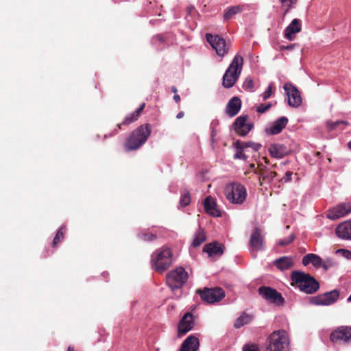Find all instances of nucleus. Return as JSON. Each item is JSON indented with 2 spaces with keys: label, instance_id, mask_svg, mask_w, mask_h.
Wrapping results in <instances>:
<instances>
[{
  "label": "nucleus",
  "instance_id": "7ed1b4c3",
  "mask_svg": "<svg viewBox=\"0 0 351 351\" xmlns=\"http://www.w3.org/2000/svg\"><path fill=\"white\" fill-rule=\"evenodd\" d=\"M243 65V57L239 54L235 55L223 74L222 82L223 87L231 88L235 84L241 73Z\"/></svg>",
  "mask_w": 351,
  "mask_h": 351
},
{
  "label": "nucleus",
  "instance_id": "4d7b16f0",
  "mask_svg": "<svg viewBox=\"0 0 351 351\" xmlns=\"http://www.w3.org/2000/svg\"><path fill=\"white\" fill-rule=\"evenodd\" d=\"M348 147L350 149H351V141L348 143Z\"/></svg>",
  "mask_w": 351,
  "mask_h": 351
},
{
  "label": "nucleus",
  "instance_id": "8fccbe9b",
  "mask_svg": "<svg viewBox=\"0 0 351 351\" xmlns=\"http://www.w3.org/2000/svg\"><path fill=\"white\" fill-rule=\"evenodd\" d=\"M156 41L162 43L164 41L163 37L160 35H158L156 37H154L152 39V42L156 43Z\"/></svg>",
  "mask_w": 351,
  "mask_h": 351
},
{
  "label": "nucleus",
  "instance_id": "6ab92c4d",
  "mask_svg": "<svg viewBox=\"0 0 351 351\" xmlns=\"http://www.w3.org/2000/svg\"><path fill=\"white\" fill-rule=\"evenodd\" d=\"M203 252L208 254L209 257L220 256L223 253V246L217 241L206 244Z\"/></svg>",
  "mask_w": 351,
  "mask_h": 351
},
{
  "label": "nucleus",
  "instance_id": "39448f33",
  "mask_svg": "<svg viewBox=\"0 0 351 351\" xmlns=\"http://www.w3.org/2000/svg\"><path fill=\"white\" fill-rule=\"evenodd\" d=\"M172 252L167 247L156 250L152 255V267L158 272L167 270L172 264Z\"/></svg>",
  "mask_w": 351,
  "mask_h": 351
},
{
  "label": "nucleus",
  "instance_id": "e433bc0d",
  "mask_svg": "<svg viewBox=\"0 0 351 351\" xmlns=\"http://www.w3.org/2000/svg\"><path fill=\"white\" fill-rule=\"evenodd\" d=\"M64 227L62 226L57 232L53 240V246H56L61 239L64 238Z\"/></svg>",
  "mask_w": 351,
  "mask_h": 351
},
{
  "label": "nucleus",
  "instance_id": "9d476101",
  "mask_svg": "<svg viewBox=\"0 0 351 351\" xmlns=\"http://www.w3.org/2000/svg\"><path fill=\"white\" fill-rule=\"evenodd\" d=\"M333 343L351 344V326H341L334 330L330 335Z\"/></svg>",
  "mask_w": 351,
  "mask_h": 351
},
{
  "label": "nucleus",
  "instance_id": "412c9836",
  "mask_svg": "<svg viewBox=\"0 0 351 351\" xmlns=\"http://www.w3.org/2000/svg\"><path fill=\"white\" fill-rule=\"evenodd\" d=\"M145 104L143 103L142 104L139 108H137V110L135 112H132L131 114H128L127 117H125L123 122L121 123H119L117 127V129H115L114 130L113 134H110V136H112V135L115 134L118 132V129H121L122 125H130V123H133L136 120H137L138 117L140 116L141 112L145 108Z\"/></svg>",
  "mask_w": 351,
  "mask_h": 351
},
{
  "label": "nucleus",
  "instance_id": "6e6d98bb",
  "mask_svg": "<svg viewBox=\"0 0 351 351\" xmlns=\"http://www.w3.org/2000/svg\"><path fill=\"white\" fill-rule=\"evenodd\" d=\"M264 160L266 164H269V160L266 158H264Z\"/></svg>",
  "mask_w": 351,
  "mask_h": 351
},
{
  "label": "nucleus",
  "instance_id": "72a5a7b5",
  "mask_svg": "<svg viewBox=\"0 0 351 351\" xmlns=\"http://www.w3.org/2000/svg\"><path fill=\"white\" fill-rule=\"evenodd\" d=\"M243 88L246 91L254 92V85L252 79L250 77H247L243 82Z\"/></svg>",
  "mask_w": 351,
  "mask_h": 351
},
{
  "label": "nucleus",
  "instance_id": "ea45409f",
  "mask_svg": "<svg viewBox=\"0 0 351 351\" xmlns=\"http://www.w3.org/2000/svg\"><path fill=\"white\" fill-rule=\"evenodd\" d=\"M272 89H273V84L271 83L269 84L267 90L261 95L263 100H266L271 96L272 93H273Z\"/></svg>",
  "mask_w": 351,
  "mask_h": 351
},
{
  "label": "nucleus",
  "instance_id": "5fc2aeb1",
  "mask_svg": "<svg viewBox=\"0 0 351 351\" xmlns=\"http://www.w3.org/2000/svg\"><path fill=\"white\" fill-rule=\"evenodd\" d=\"M67 351H75L74 349L73 348H71V346L68 347L67 348Z\"/></svg>",
  "mask_w": 351,
  "mask_h": 351
},
{
  "label": "nucleus",
  "instance_id": "5701e85b",
  "mask_svg": "<svg viewBox=\"0 0 351 351\" xmlns=\"http://www.w3.org/2000/svg\"><path fill=\"white\" fill-rule=\"evenodd\" d=\"M241 108V101L237 97H232L228 103L226 108V112L230 117H234L240 111Z\"/></svg>",
  "mask_w": 351,
  "mask_h": 351
},
{
  "label": "nucleus",
  "instance_id": "473e14b6",
  "mask_svg": "<svg viewBox=\"0 0 351 351\" xmlns=\"http://www.w3.org/2000/svg\"><path fill=\"white\" fill-rule=\"evenodd\" d=\"M205 235L202 232H199L196 234L195 238L194 239L192 245L193 247L199 246L203 242L205 241Z\"/></svg>",
  "mask_w": 351,
  "mask_h": 351
},
{
  "label": "nucleus",
  "instance_id": "b1692460",
  "mask_svg": "<svg viewBox=\"0 0 351 351\" xmlns=\"http://www.w3.org/2000/svg\"><path fill=\"white\" fill-rule=\"evenodd\" d=\"M199 346V339L193 335H189L183 341L180 351H197Z\"/></svg>",
  "mask_w": 351,
  "mask_h": 351
},
{
  "label": "nucleus",
  "instance_id": "052dcab7",
  "mask_svg": "<svg viewBox=\"0 0 351 351\" xmlns=\"http://www.w3.org/2000/svg\"><path fill=\"white\" fill-rule=\"evenodd\" d=\"M106 274H108L107 273H103V276H105Z\"/></svg>",
  "mask_w": 351,
  "mask_h": 351
},
{
  "label": "nucleus",
  "instance_id": "dca6fc26",
  "mask_svg": "<svg viewBox=\"0 0 351 351\" xmlns=\"http://www.w3.org/2000/svg\"><path fill=\"white\" fill-rule=\"evenodd\" d=\"M247 116H240L236 119L233 123V128L236 132L240 136H245L252 129L253 125L247 123Z\"/></svg>",
  "mask_w": 351,
  "mask_h": 351
},
{
  "label": "nucleus",
  "instance_id": "2eb2a0df",
  "mask_svg": "<svg viewBox=\"0 0 351 351\" xmlns=\"http://www.w3.org/2000/svg\"><path fill=\"white\" fill-rule=\"evenodd\" d=\"M259 294L266 300L272 303L282 304L284 299L276 289L267 287H261L258 289Z\"/></svg>",
  "mask_w": 351,
  "mask_h": 351
},
{
  "label": "nucleus",
  "instance_id": "58836bf2",
  "mask_svg": "<svg viewBox=\"0 0 351 351\" xmlns=\"http://www.w3.org/2000/svg\"><path fill=\"white\" fill-rule=\"evenodd\" d=\"M191 202V197L189 193H186L182 195L180 199V205L181 206H186Z\"/></svg>",
  "mask_w": 351,
  "mask_h": 351
},
{
  "label": "nucleus",
  "instance_id": "c9c22d12",
  "mask_svg": "<svg viewBox=\"0 0 351 351\" xmlns=\"http://www.w3.org/2000/svg\"><path fill=\"white\" fill-rule=\"evenodd\" d=\"M242 146L245 149L250 147L252 148L254 152H257L260 149L261 147V145L256 143L253 142H241Z\"/></svg>",
  "mask_w": 351,
  "mask_h": 351
},
{
  "label": "nucleus",
  "instance_id": "13d9d810",
  "mask_svg": "<svg viewBox=\"0 0 351 351\" xmlns=\"http://www.w3.org/2000/svg\"><path fill=\"white\" fill-rule=\"evenodd\" d=\"M254 167H255V165H254V164H251V165H250V167H251L252 169L254 168Z\"/></svg>",
  "mask_w": 351,
  "mask_h": 351
},
{
  "label": "nucleus",
  "instance_id": "a18cd8bd",
  "mask_svg": "<svg viewBox=\"0 0 351 351\" xmlns=\"http://www.w3.org/2000/svg\"><path fill=\"white\" fill-rule=\"evenodd\" d=\"M243 351H260V350L254 344H245L243 347Z\"/></svg>",
  "mask_w": 351,
  "mask_h": 351
},
{
  "label": "nucleus",
  "instance_id": "423d86ee",
  "mask_svg": "<svg viewBox=\"0 0 351 351\" xmlns=\"http://www.w3.org/2000/svg\"><path fill=\"white\" fill-rule=\"evenodd\" d=\"M224 194L226 199L234 204H242L247 196L245 187L239 182L228 184L225 186Z\"/></svg>",
  "mask_w": 351,
  "mask_h": 351
},
{
  "label": "nucleus",
  "instance_id": "f704fd0d",
  "mask_svg": "<svg viewBox=\"0 0 351 351\" xmlns=\"http://www.w3.org/2000/svg\"><path fill=\"white\" fill-rule=\"evenodd\" d=\"M276 173L274 171L265 170L261 173V177L263 178V180L271 182L276 176Z\"/></svg>",
  "mask_w": 351,
  "mask_h": 351
},
{
  "label": "nucleus",
  "instance_id": "4be33fe9",
  "mask_svg": "<svg viewBox=\"0 0 351 351\" xmlns=\"http://www.w3.org/2000/svg\"><path fill=\"white\" fill-rule=\"evenodd\" d=\"M301 30V21L298 19H295L292 22L286 27L285 30V37L289 40L291 41L294 39V35L300 32Z\"/></svg>",
  "mask_w": 351,
  "mask_h": 351
},
{
  "label": "nucleus",
  "instance_id": "4c0bfd02",
  "mask_svg": "<svg viewBox=\"0 0 351 351\" xmlns=\"http://www.w3.org/2000/svg\"><path fill=\"white\" fill-rule=\"evenodd\" d=\"M296 3V0H281L282 8L285 9V14L287 13L292 5Z\"/></svg>",
  "mask_w": 351,
  "mask_h": 351
},
{
  "label": "nucleus",
  "instance_id": "de8ad7c7",
  "mask_svg": "<svg viewBox=\"0 0 351 351\" xmlns=\"http://www.w3.org/2000/svg\"><path fill=\"white\" fill-rule=\"evenodd\" d=\"M341 252H342V255L345 258H346L348 259H351V251L350 250L343 249V250H341Z\"/></svg>",
  "mask_w": 351,
  "mask_h": 351
},
{
  "label": "nucleus",
  "instance_id": "ddd939ff",
  "mask_svg": "<svg viewBox=\"0 0 351 351\" xmlns=\"http://www.w3.org/2000/svg\"><path fill=\"white\" fill-rule=\"evenodd\" d=\"M351 213V202H343L330 208L326 213L327 218L335 220Z\"/></svg>",
  "mask_w": 351,
  "mask_h": 351
},
{
  "label": "nucleus",
  "instance_id": "c85d7f7f",
  "mask_svg": "<svg viewBox=\"0 0 351 351\" xmlns=\"http://www.w3.org/2000/svg\"><path fill=\"white\" fill-rule=\"evenodd\" d=\"M253 319L254 316L252 314L243 312L234 322V326L236 328H239L245 324L251 323Z\"/></svg>",
  "mask_w": 351,
  "mask_h": 351
},
{
  "label": "nucleus",
  "instance_id": "a19ab883",
  "mask_svg": "<svg viewBox=\"0 0 351 351\" xmlns=\"http://www.w3.org/2000/svg\"><path fill=\"white\" fill-rule=\"evenodd\" d=\"M334 265L335 263L331 259L328 258L325 261L323 260L321 268H323L325 271H326L328 269L332 267Z\"/></svg>",
  "mask_w": 351,
  "mask_h": 351
},
{
  "label": "nucleus",
  "instance_id": "6e6552de",
  "mask_svg": "<svg viewBox=\"0 0 351 351\" xmlns=\"http://www.w3.org/2000/svg\"><path fill=\"white\" fill-rule=\"evenodd\" d=\"M206 37L207 41L219 57L223 58L228 53L231 46L230 43H227L218 35L206 34Z\"/></svg>",
  "mask_w": 351,
  "mask_h": 351
},
{
  "label": "nucleus",
  "instance_id": "864d4df0",
  "mask_svg": "<svg viewBox=\"0 0 351 351\" xmlns=\"http://www.w3.org/2000/svg\"><path fill=\"white\" fill-rule=\"evenodd\" d=\"M171 91H172L173 93H177V88H176V86H172V87H171Z\"/></svg>",
  "mask_w": 351,
  "mask_h": 351
},
{
  "label": "nucleus",
  "instance_id": "393cba45",
  "mask_svg": "<svg viewBox=\"0 0 351 351\" xmlns=\"http://www.w3.org/2000/svg\"><path fill=\"white\" fill-rule=\"evenodd\" d=\"M268 150L270 155L276 158H282L288 154L287 147L282 144H272Z\"/></svg>",
  "mask_w": 351,
  "mask_h": 351
},
{
  "label": "nucleus",
  "instance_id": "0eeeda50",
  "mask_svg": "<svg viewBox=\"0 0 351 351\" xmlns=\"http://www.w3.org/2000/svg\"><path fill=\"white\" fill-rule=\"evenodd\" d=\"M188 279V274L182 267H178L167 276V284L172 289L181 288Z\"/></svg>",
  "mask_w": 351,
  "mask_h": 351
},
{
  "label": "nucleus",
  "instance_id": "3c124183",
  "mask_svg": "<svg viewBox=\"0 0 351 351\" xmlns=\"http://www.w3.org/2000/svg\"><path fill=\"white\" fill-rule=\"evenodd\" d=\"M173 99L175 100V101H176V103H178V102H179V101H180V97L178 95L176 94V95L173 96Z\"/></svg>",
  "mask_w": 351,
  "mask_h": 351
},
{
  "label": "nucleus",
  "instance_id": "bb28decb",
  "mask_svg": "<svg viewBox=\"0 0 351 351\" xmlns=\"http://www.w3.org/2000/svg\"><path fill=\"white\" fill-rule=\"evenodd\" d=\"M274 265L280 271H285L293 266V261L289 256H283L276 259Z\"/></svg>",
  "mask_w": 351,
  "mask_h": 351
},
{
  "label": "nucleus",
  "instance_id": "f257e3e1",
  "mask_svg": "<svg viewBox=\"0 0 351 351\" xmlns=\"http://www.w3.org/2000/svg\"><path fill=\"white\" fill-rule=\"evenodd\" d=\"M291 280L292 285L295 284L300 291L306 294H313L319 289V284L314 277L301 271H293Z\"/></svg>",
  "mask_w": 351,
  "mask_h": 351
},
{
  "label": "nucleus",
  "instance_id": "a878e982",
  "mask_svg": "<svg viewBox=\"0 0 351 351\" xmlns=\"http://www.w3.org/2000/svg\"><path fill=\"white\" fill-rule=\"evenodd\" d=\"M204 209L206 212L213 216V217H220L221 213L217 208V204L215 199L210 196L207 197L204 202Z\"/></svg>",
  "mask_w": 351,
  "mask_h": 351
},
{
  "label": "nucleus",
  "instance_id": "79ce46f5",
  "mask_svg": "<svg viewBox=\"0 0 351 351\" xmlns=\"http://www.w3.org/2000/svg\"><path fill=\"white\" fill-rule=\"evenodd\" d=\"M271 107V103L267 104H260L256 108V111L259 113H264Z\"/></svg>",
  "mask_w": 351,
  "mask_h": 351
},
{
  "label": "nucleus",
  "instance_id": "f03ea898",
  "mask_svg": "<svg viewBox=\"0 0 351 351\" xmlns=\"http://www.w3.org/2000/svg\"><path fill=\"white\" fill-rule=\"evenodd\" d=\"M152 132L149 124L141 125L134 130L126 139L124 147L126 151L130 152L138 149L145 143Z\"/></svg>",
  "mask_w": 351,
  "mask_h": 351
},
{
  "label": "nucleus",
  "instance_id": "cd10ccee",
  "mask_svg": "<svg viewBox=\"0 0 351 351\" xmlns=\"http://www.w3.org/2000/svg\"><path fill=\"white\" fill-rule=\"evenodd\" d=\"M323 260L315 254H308L302 258V264L306 266L311 263L315 268H321Z\"/></svg>",
  "mask_w": 351,
  "mask_h": 351
},
{
  "label": "nucleus",
  "instance_id": "4468645a",
  "mask_svg": "<svg viewBox=\"0 0 351 351\" xmlns=\"http://www.w3.org/2000/svg\"><path fill=\"white\" fill-rule=\"evenodd\" d=\"M287 96L288 104L293 108H298L302 104L300 93L297 88L290 83L283 86Z\"/></svg>",
  "mask_w": 351,
  "mask_h": 351
},
{
  "label": "nucleus",
  "instance_id": "09e8293b",
  "mask_svg": "<svg viewBox=\"0 0 351 351\" xmlns=\"http://www.w3.org/2000/svg\"><path fill=\"white\" fill-rule=\"evenodd\" d=\"M343 123L342 121H336V122H328V126L330 129H335L337 127L338 125Z\"/></svg>",
  "mask_w": 351,
  "mask_h": 351
},
{
  "label": "nucleus",
  "instance_id": "bf43d9fd",
  "mask_svg": "<svg viewBox=\"0 0 351 351\" xmlns=\"http://www.w3.org/2000/svg\"><path fill=\"white\" fill-rule=\"evenodd\" d=\"M287 49H292V47L291 46H288V47H287Z\"/></svg>",
  "mask_w": 351,
  "mask_h": 351
},
{
  "label": "nucleus",
  "instance_id": "7c9ffc66",
  "mask_svg": "<svg viewBox=\"0 0 351 351\" xmlns=\"http://www.w3.org/2000/svg\"><path fill=\"white\" fill-rule=\"evenodd\" d=\"M234 147L236 148V153L234 155V159L246 160L248 157L244 154L245 148L242 146L241 142L237 141L234 143Z\"/></svg>",
  "mask_w": 351,
  "mask_h": 351
},
{
  "label": "nucleus",
  "instance_id": "37998d69",
  "mask_svg": "<svg viewBox=\"0 0 351 351\" xmlns=\"http://www.w3.org/2000/svg\"><path fill=\"white\" fill-rule=\"evenodd\" d=\"M294 239V236L293 234L289 235V237L285 238L284 239H281L279 241L278 244L281 246H285L291 243Z\"/></svg>",
  "mask_w": 351,
  "mask_h": 351
},
{
  "label": "nucleus",
  "instance_id": "20e7f679",
  "mask_svg": "<svg viewBox=\"0 0 351 351\" xmlns=\"http://www.w3.org/2000/svg\"><path fill=\"white\" fill-rule=\"evenodd\" d=\"M290 340L285 330L273 332L267 338L265 351H289Z\"/></svg>",
  "mask_w": 351,
  "mask_h": 351
},
{
  "label": "nucleus",
  "instance_id": "9b49d317",
  "mask_svg": "<svg viewBox=\"0 0 351 351\" xmlns=\"http://www.w3.org/2000/svg\"><path fill=\"white\" fill-rule=\"evenodd\" d=\"M265 235L259 228H255L252 233L249 244L251 254L254 257L256 256V252L264 250Z\"/></svg>",
  "mask_w": 351,
  "mask_h": 351
},
{
  "label": "nucleus",
  "instance_id": "603ef678",
  "mask_svg": "<svg viewBox=\"0 0 351 351\" xmlns=\"http://www.w3.org/2000/svg\"><path fill=\"white\" fill-rule=\"evenodd\" d=\"M184 112H180L177 114L176 118H177V119H181V118H182V117H184Z\"/></svg>",
  "mask_w": 351,
  "mask_h": 351
},
{
  "label": "nucleus",
  "instance_id": "f8f14e48",
  "mask_svg": "<svg viewBox=\"0 0 351 351\" xmlns=\"http://www.w3.org/2000/svg\"><path fill=\"white\" fill-rule=\"evenodd\" d=\"M202 300L213 304L221 301L225 297V293L221 288L216 287L213 289L205 288L199 292Z\"/></svg>",
  "mask_w": 351,
  "mask_h": 351
},
{
  "label": "nucleus",
  "instance_id": "c03bdc74",
  "mask_svg": "<svg viewBox=\"0 0 351 351\" xmlns=\"http://www.w3.org/2000/svg\"><path fill=\"white\" fill-rule=\"evenodd\" d=\"M217 131L216 128L213 126V123L211 124V133H210V143L212 145H214L217 143V140L215 136H217Z\"/></svg>",
  "mask_w": 351,
  "mask_h": 351
},
{
  "label": "nucleus",
  "instance_id": "aec40b11",
  "mask_svg": "<svg viewBox=\"0 0 351 351\" xmlns=\"http://www.w3.org/2000/svg\"><path fill=\"white\" fill-rule=\"evenodd\" d=\"M287 123V117H280L266 129V132L271 135L279 134L286 127Z\"/></svg>",
  "mask_w": 351,
  "mask_h": 351
},
{
  "label": "nucleus",
  "instance_id": "f3484780",
  "mask_svg": "<svg viewBox=\"0 0 351 351\" xmlns=\"http://www.w3.org/2000/svg\"><path fill=\"white\" fill-rule=\"evenodd\" d=\"M193 315L190 313H186L178 324V332L180 336L185 335L193 328Z\"/></svg>",
  "mask_w": 351,
  "mask_h": 351
},
{
  "label": "nucleus",
  "instance_id": "1a4fd4ad",
  "mask_svg": "<svg viewBox=\"0 0 351 351\" xmlns=\"http://www.w3.org/2000/svg\"><path fill=\"white\" fill-rule=\"evenodd\" d=\"M339 297L337 289L309 298V303L315 306H330L335 303Z\"/></svg>",
  "mask_w": 351,
  "mask_h": 351
},
{
  "label": "nucleus",
  "instance_id": "2f4dec72",
  "mask_svg": "<svg viewBox=\"0 0 351 351\" xmlns=\"http://www.w3.org/2000/svg\"><path fill=\"white\" fill-rule=\"evenodd\" d=\"M138 237L145 241H152L157 238V234L153 232H144L139 234Z\"/></svg>",
  "mask_w": 351,
  "mask_h": 351
},
{
  "label": "nucleus",
  "instance_id": "49530a36",
  "mask_svg": "<svg viewBox=\"0 0 351 351\" xmlns=\"http://www.w3.org/2000/svg\"><path fill=\"white\" fill-rule=\"evenodd\" d=\"M292 175H293V172L291 171H287L286 172L285 176L283 177L282 180L285 182H290L291 180V177H292Z\"/></svg>",
  "mask_w": 351,
  "mask_h": 351
},
{
  "label": "nucleus",
  "instance_id": "a211bd4d",
  "mask_svg": "<svg viewBox=\"0 0 351 351\" xmlns=\"http://www.w3.org/2000/svg\"><path fill=\"white\" fill-rule=\"evenodd\" d=\"M336 235L343 240H351V220L339 224L335 230Z\"/></svg>",
  "mask_w": 351,
  "mask_h": 351
},
{
  "label": "nucleus",
  "instance_id": "c756f323",
  "mask_svg": "<svg viewBox=\"0 0 351 351\" xmlns=\"http://www.w3.org/2000/svg\"><path fill=\"white\" fill-rule=\"evenodd\" d=\"M243 10V5H235L228 8L223 14V19L229 21L234 18L235 15Z\"/></svg>",
  "mask_w": 351,
  "mask_h": 351
}]
</instances>
